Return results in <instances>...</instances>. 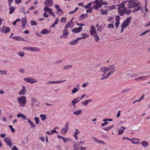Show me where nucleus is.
I'll use <instances>...</instances> for the list:
<instances>
[{
  "mask_svg": "<svg viewBox=\"0 0 150 150\" xmlns=\"http://www.w3.org/2000/svg\"><path fill=\"white\" fill-rule=\"evenodd\" d=\"M141 74H142V72L140 73L139 74H133L132 75L131 77L133 78H135Z\"/></svg>",
  "mask_w": 150,
  "mask_h": 150,
  "instance_id": "obj_46",
  "label": "nucleus"
},
{
  "mask_svg": "<svg viewBox=\"0 0 150 150\" xmlns=\"http://www.w3.org/2000/svg\"><path fill=\"white\" fill-rule=\"evenodd\" d=\"M102 76V77L100 78V80H103L105 79H108L109 77V76L107 75V76Z\"/></svg>",
  "mask_w": 150,
  "mask_h": 150,
  "instance_id": "obj_62",
  "label": "nucleus"
},
{
  "mask_svg": "<svg viewBox=\"0 0 150 150\" xmlns=\"http://www.w3.org/2000/svg\"><path fill=\"white\" fill-rule=\"evenodd\" d=\"M142 145L144 147H146L148 146V143L145 141H143L141 143Z\"/></svg>",
  "mask_w": 150,
  "mask_h": 150,
  "instance_id": "obj_29",
  "label": "nucleus"
},
{
  "mask_svg": "<svg viewBox=\"0 0 150 150\" xmlns=\"http://www.w3.org/2000/svg\"><path fill=\"white\" fill-rule=\"evenodd\" d=\"M117 10L119 14L122 16L124 15L126 11L127 10V9L125 7L123 8L118 7Z\"/></svg>",
  "mask_w": 150,
  "mask_h": 150,
  "instance_id": "obj_7",
  "label": "nucleus"
},
{
  "mask_svg": "<svg viewBox=\"0 0 150 150\" xmlns=\"http://www.w3.org/2000/svg\"><path fill=\"white\" fill-rule=\"evenodd\" d=\"M59 15L62 14L63 15L64 14V12L62 9L59 10V11H57Z\"/></svg>",
  "mask_w": 150,
  "mask_h": 150,
  "instance_id": "obj_50",
  "label": "nucleus"
},
{
  "mask_svg": "<svg viewBox=\"0 0 150 150\" xmlns=\"http://www.w3.org/2000/svg\"><path fill=\"white\" fill-rule=\"evenodd\" d=\"M69 33L67 29L65 28L64 29L63 35L64 37H66L68 35Z\"/></svg>",
  "mask_w": 150,
  "mask_h": 150,
  "instance_id": "obj_26",
  "label": "nucleus"
},
{
  "mask_svg": "<svg viewBox=\"0 0 150 150\" xmlns=\"http://www.w3.org/2000/svg\"><path fill=\"white\" fill-rule=\"evenodd\" d=\"M132 18L131 17H128L127 18L125 21L128 23H129V22H130L131 20L132 19Z\"/></svg>",
  "mask_w": 150,
  "mask_h": 150,
  "instance_id": "obj_61",
  "label": "nucleus"
},
{
  "mask_svg": "<svg viewBox=\"0 0 150 150\" xmlns=\"http://www.w3.org/2000/svg\"><path fill=\"white\" fill-rule=\"evenodd\" d=\"M40 117L42 121H45L47 118L46 115L45 114H41L40 115Z\"/></svg>",
  "mask_w": 150,
  "mask_h": 150,
  "instance_id": "obj_28",
  "label": "nucleus"
},
{
  "mask_svg": "<svg viewBox=\"0 0 150 150\" xmlns=\"http://www.w3.org/2000/svg\"><path fill=\"white\" fill-rule=\"evenodd\" d=\"M57 137L59 138H61L64 141V143H66L67 141H69L70 140L69 138H65L64 137L60 136L59 135H57Z\"/></svg>",
  "mask_w": 150,
  "mask_h": 150,
  "instance_id": "obj_24",
  "label": "nucleus"
},
{
  "mask_svg": "<svg viewBox=\"0 0 150 150\" xmlns=\"http://www.w3.org/2000/svg\"><path fill=\"white\" fill-rule=\"evenodd\" d=\"M93 4V2H91L88 3L86 6H85L84 7L86 9L92 8V4Z\"/></svg>",
  "mask_w": 150,
  "mask_h": 150,
  "instance_id": "obj_30",
  "label": "nucleus"
},
{
  "mask_svg": "<svg viewBox=\"0 0 150 150\" xmlns=\"http://www.w3.org/2000/svg\"><path fill=\"white\" fill-rule=\"evenodd\" d=\"M34 120L35 121V123L37 125L40 122L39 118L38 117H35L34 118Z\"/></svg>",
  "mask_w": 150,
  "mask_h": 150,
  "instance_id": "obj_43",
  "label": "nucleus"
},
{
  "mask_svg": "<svg viewBox=\"0 0 150 150\" xmlns=\"http://www.w3.org/2000/svg\"><path fill=\"white\" fill-rule=\"evenodd\" d=\"M18 55L21 57H23L25 55V53L24 52H21L18 54Z\"/></svg>",
  "mask_w": 150,
  "mask_h": 150,
  "instance_id": "obj_51",
  "label": "nucleus"
},
{
  "mask_svg": "<svg viewBox=\"0 0 150 150\" xmlns=\"http://www.w3.org/2000/svg\"><path fill=\"white\" fill-rule=\"evenodd\" d=\"M7 71L0 70V74L1 75H4L7 74Z\"/></svg>",
  "mask_w": 150,
  "mask_h": 150,
  "instance_id": "obj_42",
  "label": "nucleus"
},
{
  "mask_svg": "<svg viewBox=\"0 0 150 150\" xmlns=\"http://www.w3.org/2000/svg\"><path fill=\"white\" fill-rule=\"evenodd\" d=\"M93 4L92 8L96 10H98L99 7L101 8L102 7V4L100 2V1L98 0L93 2Z\"/></svg>",
  "mask_w": 150,
  "mask_h": 150,
  "instance_id": "obj_4",
  "label": "nucleus"
},
{
  "mask_svg": "<svg viewBox=\"0 0 150 150\" xmlns=\"http://www.w3.org/2000/svg\"><path fill=\"white\" fill-rule=\"evenodd\" d=\"M92 101V100L91 99H89L83 101L81 102V104L83 105H84L85 106H87L88 104L89 103H91Z\"/></svg>",
  "mask_w": 150,
  "mask_h": 150,
  "instance_id": "obj_14",
  "label": "nucleus"
},
{
  "mask_svg": "<svg viewBox=\"0 0 150 150\" xmlns=\"http://www.w3.org/2000/svg\"><path fill=\"white\" fill-rule=\"evenodd\" d=\"M78 43L77 40L76 39L75 40L71 41L69 42V44L71 45H76Z\"/></svg>",
  "mask_w": 150,
  "mask_h": 150,
  "instance_id": "obj_40",
  "label": "nucleus"
},
{
  "mask_svg": "<svg viewBox=\"0 0 150 150\" xmlns=\"http://www.w3.org/2000/svg\"><path fill=\"white\" fill-rule=\"evenodd\" d=\"M144 9L145 11L147 12L148 11V9L147 8V4L146 1L145 5L144 6Z\"/></svg>",
  "mask_w": 150,
  "mask_h": 150,
  "instance_id": "obj_57",
  "label": "nucleus"
},
{
  "mask_svg": "<svg viewBox=\"0 0 150 150\" xmlns=\"http://www.w3.org/2000/svg\"><path fill=\"white\" fill-rule=\"evenodd\" d=\"M88 15L87 14L85 13L81 15L79 18V20H81L83 19L86 18H87Z\"/></svg>",
  "mask_w": 150,
  "mask_h": 150,
  "instance_id": "obj_20",
  "label": "nucleus"
},
{
  "mask_svg": "<svg viewBox=\"0 0 150 150\" xmlns=\"http://www.w3.org/2000/svg\"><path fill=\"white\" fill-rule=\"evenodd\" d=\"M100 3L103 5H106L108 4V3L106 1H103L102 0H100Z\"/></svg>",
  "mask_w": 150,
  "mask_h": 150,
  "instance_id": "obj_49",
  "label": "nucleus"
},
{
  "mask_svg": "<svg viewBox=\"0 0 150 150\" xmlns=\"http://www.w3.org/2000/svg\"><path fill=\"white\" fill-rule=\"evenodd\" d=\"M132 12V11L130 9H129L128 10L126 11L125 12V13L127 14V15H129V14Z\"/></svg>",
  "mask_w": 150,
  "mask_h": 150,
  "instance_id": "obj_55",
  "label": "nucleus"
},
{
  "mask_svg": "<svg viewBox=\"0 0 150 150\" xmlns=\"http://www.w3.org/2000/svg\"><path fill=\"white\" fill-rule=\"evenodd\" d=\"M140 76L139 77V79L140 80H146L147 79L148 77V76Z\"/></svg>",
  "mask_w": 150,
  "mask_h": 150,
  "instance_id": "obj_36",
  "label": "nucleus"
},
{
  "mask_svg": "<svg viewBox=\"0 0 150 150\" xmlns=\"http://www.w3.org/2000/svg\"><path fill=\"white\" fill-rule=\"evenodd\" d=\"M92 138L97 143H98L99 144H101L104 145H105V144L104 142H103V141H100L96 137H92Z\"/></svg>",
  "mask_w": 150,
  "mask_h": 150,
  "instance_id": "obj_16",
  "label": "nucleus"
},
{
  "mask_svg": "<svg viewBox=\"0 0 150 150\" xmlns=\"http://www.w3.org/2000/svg\"><path fill=\"white\" fill-rule=\"evenodd\" d=\"M80 100L79 99V98H76L74 99L71 101V103H72L73 105H75V104H76L77 103L79 102Z\"/></svg>",
  "mask_w": 150,
  "mask_h": 150,
  "instance_id": "obj_27",
  "label": "nucleus"
},
{
  "mask_svg": "<svg viewBox=\"0 0 150 150\" xmlns=\"http://www.w3.org/2000/svg\"><path fill=\"white\" fill-rule=\"evenodd\" d=\"M4 141L6 143V144L10 147L12 146V143L9 138L6 137L4 139Z\"/></svg>",
  "mask_w": 150,
  "mask_h": 150,
  "instance_id": "obj_10",
  "label": "nucleus"
},
{
  "mask_svg": "<svg viewBox=\"0 0 150 150\" xmlns=\"http://www.w3.org/2000/svg\"><path fill=\"white\" fill-rule=\"evenodd\" d=\"M27 90L25 86H22V89L19 92V95L20 96L25 95L27 93Z\"/></svg>",
  "mask_w": 150,
  "mask_h": 150,
  "instance_id": "obj_9",
  "label": "nucleus"
},
{
  "mask_svg": "<svg viewBox=\"0 0 150 150\" xmlns=\"http://www.w3.org/2000/svg\"><path fill=\"white\" fill-rule=\"evenodd\" d=\"M48 6H47L45 7L43 9V11L46 12H49L52 8L48 7Z\"/></svg>",
  "mask_w": 150,
  "mask_h": 150,
  "instance_id": "obj_38",
  "label": "nucleus"
},
{
  "mask_svg": "<svg viewBox=\"0 0 150 150\" xmlns=\"http://www.w3.org/2000/svg\"><path fill=\"white\" fill-rule=\"evenodd\" d=\"M59 21V19L58 18H57L55 21L50 26V27H54L55 26V25H57Z\"/></svg>",
  "mask_w": 150,
  "mask_h": 150,
  "instance_id": "obj_33",
  "label": "nucleus"
},
{
  "mask_svg": "<svg viewBox=\"0 0 150 150\" xmlns=\"http://www.w3.org/2000/svg\"><path fill=\"white\" fill-rule=\"evenodd\" d=\"M9 9L10 10L9 13L10 14L12 13L14 11V7L12 6H9Z\"/></svg>",
  "mask_w": 150,
  "mask_h": 150,
  "instance_id": "obj_39",
  "label": "nucleus"
},
{
  "mask_svg": "<svg viewBox=\"0 0 150 150\" xmlns=\"http://www.w3.org/2000/svg\"><path fill=\"white\" fill-rule=\"evenodd\" d=\"M100 11L101 12V14L102 15H106L108 12V9L104 10L102 9H100Z\"/></svg>",
  "mask_w": 150,
  "mask_h": 150,
  "instance_id": "obj_23",
  "label": "nucleus"
},
{
  "mask_svg": "<svg viewBox=\"0 0 150 150\" xmlns=\"http://www.w3.org/2000/svg\"><path fill=\"white\" fill-rule=\"evenodd\" d=\"M53 2L52 0H46L44 4L47 6L51 7L53 5Z\"/></svg>",
  "mask_w": 150,
  "mask_h": 150,
  "instance_id": "obj_13",
  "label": "nucleus"
},
{
  "mask_svg": "<svg viewBox=\"0 0 150 150\" xmlns=\"http://www.w3.org/2000/svg\"><path fill=\"white\" fill-rule=\"evenodd\" d=\"M69 124V121H67L66 122L65 127L62 128L61 131V133L62 134H65L67 132L68 130V126Z\"/></svg>",
  "mask_w": 150,
  "mask_h": 150,
  "instance_id": "obj_5",
  "label": "nucleus"
},
{
  "mask_svg": "<svg viewBox=\"0 0 150 150\" xmlns=\"http://www.w3.org/2000/svg\"><path fill=\"white\" fill-rule=\"evenodd\" d=\"M100 69L103 73V74L102 75L103 76H105V73L108 71H109V72H108L107 74V75L109 76L115 72L116 69L112 65L110 66L109 67H101Z\"/></svg>",
  "mask_w": 150,
  "mask_h": 150,
  "instance_id": "obj_2",
  "label": "nucleus"
},
{
  "mask_svg": "<svg viewBox=\"0 0 150 150\" xmlns=\"http://www.w3.org/2000/svg\"><path fill=\"white\" fill-rule=\"evenodd\" d=\"M67 22V18H66L62 17L61 19V23H65Z\"/></svg>",
  "mask_w": 150,
  "mask_h": 150,
  "instance_id": "obj_44",
  "label": "nucleus"
},
{
  "mask_svg": "<svg viewBox=\"0 0 150 150\" xmlns=\"http://www.w3.org/2000/svg\"><path fill=\"white\" fill-rule=\"evenodd\" d=\"M66 80H63L61 81H49L47 84H54V83H61L65 81Z\"/></svg>",
  "mask_w": 150,
  "mask_h": 150,
  "instance_id": "obj_17",
  "label": "nucleus"
},
{
  "mask_svg": "<svg viewBox=\"0 0 150 150\" xmlns=\"http://www.w3.org/2000/svg\"><path fill=\"white\" fill-rule=\"evenodd\" d=\"M129 25V23L125 21L121 25L122 28H125L128 26Z\"/></svg>",
  "mask_w": 150,
  "mask_h": 150,
  "instance_id": "obj_31",
  "label": "nucleus"
},
{
  "mask_svg": "<svg viewBox=\"0 0 150 150\" xmlns=\"http://www.w3.org/2000/svg\"><path fill=\"white\" fill-rule=\"evenodd\" d=\"M90 33L91 35H93L97 34L96 28L93 25H92L90 28Z\"/></svg>",
  "mask_w": 150,
  "mask_h": 150,
  "instance_id": "obj_12",
  "label": "nucleus"
},
{
  "mask_svg": "<svg viewBox=\"0 0 150 150\" xmlns=\"http://www.w3.org/2000/svg\"><path fill=\"white\" fill-rule=\"evenodd\" d=\"M40 49L37 47H29V50L32 52H34L36 51H40Z\"/></svg>",
  "mask_w": 150,
  "mask_h": 150,
  "instance_id": "obj_19",
  "label": "nucleus"
},
{
  "mask_svg": "<svg viewBox=\"0 0 150 150\" xmlns=\"http://www.w3.org/2000/svg\"><path fill=\"white\" fill-rule=\"evenodd\" d=\"M18 101L19 105L22 107L25 106L26 103V97L24 96H22L20 97H18L17 98Z\"/></svg>",
  "mask_w": 150,
  "mask_h": 150,
  "instance_id": "obj_3",
  "label": "nucleus"
},
{
  "mask_svg": "<svg viewBox=\"0 0 150 150\" xmlns=\"http://www.w3.org/2000/svg\"><path fill=\"white\" fill-rule=\"evenodd\" d=\"M141 5L140 2L138 1H131L128 2L127 7L128 8H134L132 10V11L135 13L142 9Z\"/></svg>",
  "mask_w": 150,
  "mask_h": 150,
  "instance_id": "obj_1",
  "label": "nucleus"
},
{
  "mask_svg": "<svg viewBox=\"0 0 150 150\" xmlns=\"http://www.w3.org/2000/svg\"><path fill=\"white\" fill-rule=\"evenodd\" d=\"M22 23V26L24 28L25 27V25L26 23L27 20L26 18H23L21 20Z\"/></svg>",
  "mask_w": 150,
  "mask_h": 150,
  "instance_id": "obj_22",
  "label": "nucleus"
},
{
  "mask_svg": "<svg viewBox=\"0 0 150 150\" xmlns=\"http://www.w3.org/2000/svg\"><path fill=\"white\" fill-rule=\"evenodd\" d=\"M109 9L110 10H112L116 8V6L115 5H112L110 6L109 8Z\"/></svg>",
  "mask_w": 150,
  "mask_h": 150,
  "instance_id": "obj_56",
  "label": "nucleus"
},
{
  "mask_svg": "<svg viewBox=\"0 0 150 150\" xmlns=\"http://www.w3.org/2000/svg\"><path fill=\"white\" fill-rule=\"evenodd\" d=\"M124 130H123L122 129H120L119 130V132H118V134L119 135H121V134H122L124 132Z\"/></svg>",
  "mask_w": 150,
  "mask_h": 150,
  "instance_id": "obj_58",
  "label": "nucleus"
},
{
  "mask_svg": "<svg viewBox=\"0 0 150 150\" xmlns=\"http://www.w3.org/2000/svg\"><path fill=\"white\" fill-rule=\"evenodd\" d=\"M9 128L11 129V130L12 132H14L15 131V129L13 128L12 126L11 125H9L8 126Z\"/></svg>",
  "mask_w": 150,
  "mask_h": 150,
  "instance_id": "obj_52",
  "label": "nucleus"
},
{
  "mask_svg": "<svg viewBox=\"0 0 150 150\" xmlns=\"http://www.w3.org/2000/svg\"><path fill=\"white\" fill-rule=\"evenodd\" d=\"M50 32V30H48L46 29H43L40 32L41 34H42L43 35L45 34H47L49 33Z\"/></svg>",
  "mask_w": 150,
  "mask_h": 150,
  "instance_id": "obj_21",
  "label": "nucleus"
},
{
  "mask_svg": "<svg viewBox=\"0 0 150 150\" xmlns=\"http://www.w3.org/2000/svg\"><path fill=\"white\" fill-rule=\"evenodd\" d=\"M127 1L123 2L120 5H118V6H119L118 7H120V8L125 7V4H126V3H127Z\"/></svg>",
  "mask_w": 150,
  "mask_h": 150,
  "instance_id": "obj_32",
  "label": "nucleus"
},
{
  "mask_svg": "<svg viewBox=\"0 0 150 150\" xmlns=\"http://www.w3.org/2000/svg\"><path fill=\"white\" fill-rule=\"evenodd\" d=\"M17 116L18 117H21L23 119L25 120L27 119V117L23 114L19 113L18 114Z\"/></svg>",
  "mask_w": 150,
  "mask_h": 150,
  "instance_id": "obj_18",
  "label": "nucleus"
},
{
  "mask_svg": "<svg viewBox=\"0 0 150 150\" xmlns=\"http://www.w3.org/2000/svg\"><path fill=\"white\" fill-rule=\"evenodd\" d=\"M113 125H112L109 127H106L104 129V130L106 131H108L113 127Z\"/></svg>",
  "mask_w": 150,
  "mask_h": 150,
  "instance_id": "obj_47",
  "label": "nucleus"
},
{
  "mask_svg": "<svg viewBox=\"0 0 150 150\" xmlns=\"http://www.w3.org/2000/svg\"><path fill=\"white\" fill-rule=\"evenodd\" d=\"M31 99V104L32 105H33L36 102L37 100L36 98L34 97H32Z\"/></svg>",
  "mask_w": 150,
  "mask_h": 150,
  "instance_id": "obj_41",
  "label": "nucleus"
},
{
  "mask_svg": "<svg viewBox=\"0 0 150 150\" xmlns=\"http://www.w3.org/2000/svg\"><path fill=\"white\" fill-rule=\"evenodd\" d=\"M23 80L26 82L31 84L33 83L37 82V81L35 80V79L32 78L30 77L25 78L23 79Z\"/></svg>",
  "mask_w": 150,
  "mask_h": 150,
  "instance_id": "obj_6",
  "label": "nucleus"
},
{
  "mask_svg": "<svg viewBox=\"0 0 150 150\" xmlns=\"http://www.w3.org/2000/svg\"><path fill=\"white\" fill-rule=\"evenodd\" d=\"M12 38L13 39H16L20 41H23L24 40L23 38L19 36H14L12 37Z\"/></svg>",
  "mask_w": 150,
  "mask_h": 150,
  "instance_id": "obj_25",
  "label": "nucleus"
},
{
  "mask_svg": "<svg viewBox=\"0 0 150 150\" xmlns=\"http://www.w3.org/2000/svg\"><path fill=\"white\" fill-rule=\"evenodd\" d=\"M79 133H80V132H79V131L78 129H76V131L74 132V136H77V134H79Z\"/></svg>",
  "mask_w": 150,
  "mask_h": 150,
  "instance_id": "obj_53",
  "label": "nucleus"
},
{
  "mask_svg": "<svg viewBox=\"0 0 150 150\" xmlns=\"http://www.w3.org/2000/svg\"><path fill=\"white\" fill-rule=\"evenodd\" d=\"M11 30L8 27H5L4 25L3 26L2 28L0 29V31L3 33H6L10 31Z\"/></svg>",
  "mask_w": 150,
  "mask_h": 150,
  "instance_id": "obj_8",
  "label": "nucleus"
},
{
  "mask_svg": "<svg viewBox=\"0 0 150 150\" xmlns=\"http://www.w3.org/2000/svg\"><path fill=\"white\" fill-rule=\"evenodd\" d=\"M76 23L77 24V25L78 26H83L85 25V24L83 23H78L77 22H76Z\"/></svg>",
  "mask_w": 150,
  "mask_h": 150,
  "instance_id": "obj_64",
  "label": "nucleus"
},
{
  "mask_svg": "<svg viewBox=\"0 0 150 150\" xmlns=\"http://www.w3.org/2000/svg\"><path fill=\"white\" fill-rule=\"evenodd\" d=\"M93 36L95 38V40L97 42L98 40H100V38L99 36L97 35V34H95Z\"/></svg>",
  "mask_w": 150,
  "mask_h": 150,
  "instance_id": "obj_34",
  "label": "nucleus"
},
{
  "mask_svg": "<svg viewBox=\"0 0 150 150\" xmlns=\"http://www.w3.org/2000/svg\"><path fill=\"white\" fill-rule=\"evenodd\" d=\"M72 65H66L64 66L63 67L64 69H69L71 68H72Z\"/></svg>",
  "mask_w": 150,
  "mask_h": 150,
  "instance_id": "obj_37",
  "label": "nucleus"
},
{
  "mask_svg": "<svg viewBox=\"0 0 150 150\" xmlns=\"http://www.w3.org/2000/svg\"><path fill=\"white\" fill-rule=\"evenodd\" d=\"M74 24L70 22H68L66 24L65 28L70 27V28H72L74 26Z\"/></svg>",
  "mask_w": 150,
  "mask_h": 150,
  "instance_id": "obj_15",
  "label": "nucleus"
},
{
  "mask_svg": "<svg viewBox=\"0 0 150 150\" xmlns=\"http://www.w3.org/2000/svg\"><path fill=\"white\" fill-rule=\"evenodd\" d=\"M31 25L36 26L37 25L36 22L34 21H31Z\"/></svg>",
  "mask_w": 150,
  "mask_h": 150,
  "instance_id": "obj_54",
  "label": "nucleus"
},
{
  "mask_svg": "<svg viewBox=\"0 0 150 150\" xmlns=\"http://www.w3.org/2000/svg\"><path fill=\"white\" fill-rule=\"evenodd\" d=\"M79 8L77 7H76L74 9V10L73 11H70L69 12V14H72L76 12L78 10Z\"/></svg>",
  "mask_w": 150,
  "mask_h": 150,
  "instance_id": "obj_48",
  "label": "nucleus"
},
{
  "mask_svg": "<svg viewBox=\"0 0 150 150\" xmlns=\"http://www.w3.org/2000/svg\"><path fill=\"white\" fill-rule=\"evenodd\" d=\"M82 112L81 110H77L74 112L73 113L76 115H80Z\"/></svg>",
  "mask_w": 150,
  "mask_h": 150,
  "instance_id": "obj_35",
  "label": "nucleus"
},
{
  "mask_svg": "<svg viewBox=\"0 0 150 150\" xmlns=\"http://www.w3.org/2000/svg\"><path fill=\"white\" fill-rule=\"evenodd\" d=\"M108 27L109 28H112L114 27V25L112 24H108Z\"/></svg>",
  "mask_w": 150,
  "mask_h": 150,
  "instance_id": "obj_59",
  "label": "nucleus"
},
{
  "mask_svg": "<svg viewBox=\"0 0 150 150\" xmlns=\"http://www.w3.org/2000/svg\"><path fill=\"white\" fill-rule=\"evenodd\" d=\"M21 73H23L25 71V69L22 68L21 69H19L18 70Z\"/></svg>",
  "mask_w": 150,
  "mask_h": 150,
  "instance_id": "obj_63",
  "label": "nucleus"
},
{
  "mask_svg": "<svg viewBox=\"0 0 150 150\" xmlns=\"http://www.w3.org/2000/svg\"><path fill=\"white\" fill-rule=\"evenodd\" d=\"M79 89V88H74L72 90L71 93L72 94H74L77 92Z\"/></svg>",
  "mask_w": 150,
  "mask_h": 150,
  "instance_id": "obj_45",
  "label": "nucleus"
},
{
  "mask_svg": "<svg viewBox=\"0 0 150 150\" xmlns=\"http://www.w3.org/2000/svg\"><path fill=\"white\" fill-rule=\"evenodd\" d=\"M83 28L80 26L79 27L74 28L72 29L71 31L75 33H78L81 31L82 30Z\"/></svg>",
  "mask_w": 150,
  "mask_h": 150,
  "instance_id": "obj_11",
  "label": "nucleus"
},
{
  "mask_svg": "<svg viewBox=\"0 0 150 150\" xmlns=\"http://www.w3.org/2000/svg\"><path fill=\"white\" fill-rule=\"evenodd\" d=\"M114 19V18L112 16H110L108 17V21L109 22L111 21Z\"/></svg>",
  "mask_w": 150,
  "mask_h": 150,
  "instance_id": "obj_60",
  "label": "nucleus"
}]
</instances>
